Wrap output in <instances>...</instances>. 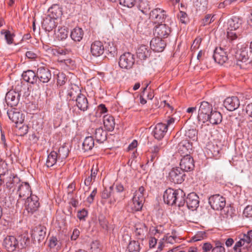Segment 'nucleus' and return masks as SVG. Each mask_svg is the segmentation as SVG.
Masks as SVG:
<instances>
[{"instance_id":"f257e3e1","label":"nucleus","mask_w":252,"mask_h":252,"mask_svg":"<svg viewBox=\"0 0 252 252\" xmlns=\"http://www.w3.org/2000/svg\"><path fill=\"white\" fill-rule=\"evenodd\" d=\"M30 242V238L27 234H22L17 237L9 235L4 238L2 246L8 252L20 251L28 246Z\"/></svg>"},{"instance_id":"f03ea898","label":"nucleus","mask_w":252,"mask_h":252,"mask_svg":"<svg viewBox=\"0 0 252 252\" xmlns=\"http://www.w3.org/2000/svg\"><path fill=\"white\" fill-rule=\"evenodd\" d=\"M230 54L234 56L237 62L250 63L252 61V52L247 45L239 43L234 48H231ZM238 64V62L237 63Z\"/></svg>"},{"instance_id":"7ed1b4c3","label":"nucleus","mask_w":252,"mask_h":252,"mask_svg":"<svg viewBox=\"0 0 252 252\" xmlns=\"http://www.w3.org/2000/svg\"><path fill=\"white\" fill-rule=\"evenodd\" d=\"M242 23V20L237 17H233L228 21L227 36L229 40H234L240 35L239 29L241 27Z\"/></svg>"},{"instance_id":"20e7f679","label":"nucleus","mask_w":252,"mask_h":252,"mask_svg":"<svg viewBox=\"0 0 252 252\" xmlns=\"http://www.w3.org/2000/svg\"><path fill=\"white\" fill-rule=\"evenodd\" d=\"M239 238L240 240L235 243L232 252H247L250 247V243L252 241V230L249 231L246 234L241 235Z\"/></svg>"},{"instance_id":"39448f33","label":"nucleus","mask_w":252,"mask_h":252,"mask_svg":"<svg viewBox=\"0 0 252 252\" xmlns=\"http://www.w3.org/2000/svg\"><path fill=\"white\" fill-rule=\"evenodd\" d=\"M101 196L104 199H109L108 203L112 205L116 202H119L123 200L125 197V194L115 191L113 186H110L102 191Z\"/></svg>"},{"instance_id":"423d86ee","label":"nucleus","mask_w":252,"mask_h":252,"mask_svg":"<svg viewBox=\"0 0 252 252\" xmlns=\"http://www.w3.org/2000/svg\"><path fill=\"white\" fill-rule=\"evenodd\" d=\"M16 193L18 195V199L16 202V207L17 208H22L23 206V201L26 198L31 195V189L29 184L28 182H22L18 185Z\"/></svg>"},{"instance_id":"0eeeda50","label":"nucleus","mask_w":252,"mask_h":252,"mask_svg":"<svg viewBox=\"0 0 252 252\" xmlns=\"http://www.w3.org/2000/svg\"><path fill=\"white\" fill-rule=\"evenodd\" d=\"M145 189L143 186L139 188L134 194L132 198V203L131 208L132 211L136 212L141 210L143 206L144 198Z\"/></svg>"},{"instance_id":"6e6552de","label":"nucleus","mask_w":252,"mask_h":252,"mask_svg":"<svg viewBox=\"0 0 252 252\" xmlns=\"http://www.w3.org/2000/svg\"><path fill=\"white\" fill-rule=\"evenodd\" d=\"M40 206L39 198L35 195L31 194L23 201V207L28 213L33 214Z\"/></svg>"},{"instance_id":"1a4fd4ad","label":"nucleus","mask_w":252,"mask_h":252,"mask_svg":"<svg viewBox=\"0 0 252 252\" xmlns=\"http://www.w3.org/2000/svg\"><path fill=\"white\" fill-rule=\"evenodd\" d=\"M213 110L212 106L209 103L205 101L201 102L197 116L198 121L202 123L207 122L208 116Z\"/></svg>"},{"instance_id":"9d476101","label":"nucleus","mask_w":252,"mask_h":252,"mask_svg":"<svg viewBox=\"0 0 252 252\" xmlns=\"http://www.w3.org/2000/svg\"><path fill=\"white\" fill-rule=\"evenodd\" d=\"M186 174L179 167L172 168L168 173L169 180L174 183L180 184L183 183L186 178Z\"/></svg>"},{"instance_id":"9b49d317","label":"nucleus","mask_w":252,"mask_h":252,"mask_svg":"<svg viewBox=\"0 0 252 252\" xmlns=\"http://www.w3.org/2000/svg\"><path fill=\"white\" fill-rule=\"evenodd\" d=\"M231 50V48L229 47L224 48L220 47L216 48L214 50L213 58L215 62L220 65L223 64L228 60L227 53Z\"/></svg>"},{"instance_id":"f8f14e48","label":"nucleus","mask_w":252,"mask_h":252,"mask_svg":"<svg viewBox=\"0 0 252 252\" xmlns=\"http://www.w3.org/2000/svg\"><path fill=\"white\" fill-rule=\"evenodd\" d=\"M134 63V56L130 52H126L119 58V65L123 69L126 70L131 69Z\"/></svg>"},{"instance_id":"ddd939ff","label":"nucleus","mask_w":252,"mask_h":252,"mask_svg":"<svg viewBox=\"0 0 252 252\" xmlns=\"http://www.w3.org/2000/svg\"><path fill=\"white\" fill-rule=\"evenodd\" d=\"M211 208L216 210H221L225 206V199L220 194H215L209 198Z\"/></svg>"},{"instance_id":"4468645a","label":"nucleus","mask_w":252,"mask_h":252,"mask_svg":"<svg viewBox=\"0 0 252 252\" xmlns=\"http://www.w3.org/2000/svg\"><path fill=\"white\" fill-rule=\"evenodd\" d=\"M179 167L185 172L192 171L194 168L192 157L189 155H185L181 159Z\"/></svg>"},{"instance_id":"2eb2a0df","label":"nucleus","mask_w":252,"mask_h":252,"mask_svg":"<svg viewBox=\"0 0 252 252\" xmlns=\"http://www.w3.org/2000/svg\"><path fill=\"white\" fill-rule=\"evenodd\" d=\"M170 32V28L164 24H158L154 28V34L157 38H167Z\"/></svg>"},{"instance_id":"dca6fc26","label":"nucleus","mask_w":252,"mask_h":252,"mask_svg":"<svg viewBox=\"0 0 252 252\" xmlns=\"http://www.w3.org/2000/svg\"><path fill=\"white\" fill-rule=\"evenodd\" d=\"M37 80L43 83L49 82L52 78L51 71L47 67L42 66L38 67L37 70Z\"/></svg>"},{"instance_id":"f3484780","label":"nucleus","mask_w":252,"mask_h":252,"mask_svg":"<svg viewBox=\"0 0 252 252\" xmlns=\"http://www.w3.org/2000/svg\"><path fill=\"white\" fill-rule=\"evenodd\" d=\"M149 16L155 23H162L164 21L166 14L164 10L156 8L150 12Z\"/></svg>"},{"instance_id":"a211bd4d","label":"nucleus","mask_w":252,"mask_h":252,"mask_svg":"<svg viewBox=\"0 0 252 252\" xmlns=\"http://www.w3.org/2000/svg\"><path fill=\"white\" fill-rule=\"evenodd\" d=\"M20 97V94L19 93L12 90L6 93L5 99L8 105L14 107L18 104Z\"/></svg>"},{"instance_id":"6ab92c4d","label":"nucleus","mask_w":252,"mask_h":252,"mask_svg":"<svg viewBox=\"0 0 252 252\" xmlns=\"http://www.w3.org/2000/svg\"><path fill=\"white\" fill-rule=\"evenodd\" d=\"M185 203L188 209L192 211L195 210L199 206V197L196 193L191 192L186 197Z\"/></svg>"},{"instance_id":"aec40b11","label":"nucleus","mask_w":252,"mask_h":252,"mask_svg":"<svg viewBox=\"0 0 252 252\" xmlns=\"http://www.w3.org/2000/svg\"><path fill=\"white\" fill-rule=\"evenodd\" d=\"M167 130L166 126L163 123H158L152 131V134L155 139L160 140L165 136Z\"/></svg>"},{"instance_id":"412c9836","label":"nucleus","mask_w":252,"mask_h":252,"mask_svg":"<svg viewBox=\"0 0 252 252\" xmlns=\"http://www.w3.org/2000/svg\"><path fill=\"white\" fill-rule=\"evenodd\" d=\"M9 119L15 124H22L24 122V117L23 114L18 111L17 109L12 108L7 112Z\"/></svg>"},{"instance_id":"4be33fe9","label":"nucleus","mask_w":252,"mask_h":252,"mask_svg":"<svg viewBox=\"0 0 252 252\" xmlns=\"http://www.w3.org/2000/svg\"><path fill=\"white\" fill-rule=\"evenodd\" d=\"M223 105L227 110L232 111L239 107L240 101L237 96L228 97L224 100Z\"/></svg>"},{"instance_id":"5701e85b","label":"nucleus","mask_w":252,"mask_h":252,"mask_svg":"<svg viewBox=\"0 0 252 252\" xmlns=\"http://www.w3.org/2000/svg\"><path fill=\"white\" fill-rule=\"evenodd\" d=\"M176 189L171 188L167 189L163 194V200L165 203L173 206L176 205Z\"/></svg>"},{"instance_id":"b1692460","label":"nucleus","mask_w":252,"mask_h":252,"mask_svg":"<svg viewBox=\"0 0 252 252\" xmlns=\"http://www.w3.org/2000/svg\"><path fill=\"white\" fill-rule=\"evenodd\" d=\"M46 233V228L43 225H39L34 228L32 235L35 241L37 240L40 243L44 239Z\"/></svg>"},{"instance_id":"393cba45","label":"nucleus","mask_w":252,"mask_h":252,"mask_svg":"<svg viewBox=\"0 0 252 252\" xmlns=\"http://www.w3.org/2000/svg\"><path fill=\"white\" fill-rule=\"evenodd\" d=\"M104 51V47L101 41H95L91 44V52L93 56L99 57L103 54Z\"/></svg>"},{"instance_id":"a878e982","label":"nucleus","mask_w":252,"mask_h":252,"mask_svg":"<svg viewBox=\"0 0 252 252\" xmlns=\"http://www.w3.org/2000/svg\"><path fill=\"white\" fill-rule=\"evenodd\" d=\"M165 46V42L160 38H154L150 42L151 49L155 52H160L162 51Z\"/></svg>"},{"instance_id":"bb28decb","label":"nucleus","mask_w":252,"mask_h":252,"mask_svg":"<svg viewBox=\"0 0 252 252\" xmlns=\"http://www.w3.org/2000/svg\"><path fill=\"white\" fill-rule=\"evenodd\" d=\"M57 26L56 20L51 18L50 16H46L43 19L42 22V27L47 32H51Z\"/></svg>"},{"instance_id":"cd10ccee","label":"nucleus","mask_w":252,"mask_h":252,"mask_svg":"<svg viewBox=\"0 0 252 252\" xmlns=\"http://www.w3.org/2000/svg\"><path fill=\"white\" fill-rule=\"evenodd\" d=\"M151 52L148 46L141 45L137 49V57L141 61L145 60L150 57Z\"/></svg>"},{"instance_id":"c85d7f7f","label":"nucleus","mask_w":252,"mask_h":252,"mask_svg":"<svg viewBox=\"0 0 252 252\" xmlns=\"http://www.w3.org/2000/svg\"><path fill=\"white\" fill-rule=\"evenodd\" d=\"M58 163H59V165L62 164L61 163V161L58 160L57 152L52 151L47 156L46 166L48 168L51 167L56 165Z\"/></svg>"},{"instance_id":"c756f323","label":"nucleus","mask_w":252,"mask_h":252,"mask_svg":"<svg viewBox=\"0 0 252 252\" xmlns=\"http://www.w3.org/2000/svg\"><path fill=\"white\" fill-rule=\"evenodd\" d=\"M76 106L79 110L83 112L86 111L88 108V101L85 95L81 94L75 100Z\"/></svg>"},{"instance_id":"7c9ffc66","label":"nucleus","mask_w":252,"mask_h":252,"mask_svg":"<svg viewBox=\"0 0 252 252\" xmlns=\"http://www.w3.org/2000/svg\"><path fill=\"white\" fill-rule=\"evenodd\" d=\"M22 76L24 80L32 84L35 83L37 81V72L35 73L32 70L24 71Z\"/></svg>"},{"instance_id":"2f4dec72","label":"nucleus","mask_w":252,"mask_h":252,"mask_svg":"<svg viewBox=\"0 0 252 252\" xmlns=\"http://www.w3.org/2000/svg\"><path fill=\"white\" fill-rule=\"evenodd\" d=\"M81 90L79 88L74 85L73 87H71L67 91L66 99L67 100H75L78 96L81 94Z\"/></svg>"},{"instance_id":"473e14b6","label":"nucleus","mask_w":252,"mask_h":252,"mask_svg":"<svg viewBox=\"0 0 252 252\" xmlns=\"http://www.w3.org/2000/svg\"><path fill=\"white\" fill-rule=\"evenodd\" d=\"M222 121V115L217 111L213 110L209 115L207 122H209L212 125H218Z\"/></svg>"},{"instance_id":"72a5a7b5","label":"nucleus","mask_w":252,"mask_h":252,"mask_svg":"<svg viewBox=\"0 0 252 252\" xmlns=\"http://www.w3.org/2000/svg\"><path fill=\"white\" fill-rule=\"evenodd\" d=\"M94 136L96 141L100 144L103 143L107 140V132L102 127L95 129Z\"/></svg>"},{"instance_id":"f704fd0d","label":"nucleus","mask_w":252,"mask_h":252,"mask_svg":"<svg viewBox=\"0 0 252 252\" xmlns=\"http://www.w3.org/2000/svg\"><path fill=\"white\" fill-rule=\"evenodd\" d=\"M192 146L187 140H184L178 144V151L181 154L189 155L190 150H191Z\"/></svg>"},{"instance_id":"c9c22d12","label":"nucleus","mask_w":252,"mask_h":252,"mask_svg":"<svg viewBox=\"0 0 252 252\" xmlns=\"http://www.w3.org/2000/svg\"><path fill=\"white\" fill-rule=\"evenodd\" d=\"M103 124L107 130L112 131L115 127V119L112 116L106 115L103 116Z\"/></svg>"},{"instance_id":"e433bc0d","label":"nucleus","mask_w":252,"mask_h":252,"mask_svg":"<svg viewBox=\"0 0 252 252\" xmlns=\"http://www.w3.org/2000/svg\"><path fill=\"white\" fill-rule=\"evenodd\" d=\"M48 13L47 16H50L56 20L62 15V9L58 5H54L50 7L48 9Z\"/></svg>"},{"instance_id":"4c0bfd02","label":"nucleus","mask_w":252,"mask_h":252,"mask_svg":"<svg viewBox=\"0 0 252 252\" xmlns=\"http://www.w3.org/2000/svg\"><path fill=\"white\" fill-rule=\"evenodd\" d=\"M57 152L58 160L61 161V163L63 164V161L67 157L69 154V148L65 145L60 147Z\"/></svg>"},{"instance_id":"58836bf2","label":"nucleus","mask_w":252,"mask_h":252,"mask_svg":"<svg viewBox=\"0 0 252 252\" xmlns=\"http://www.w3.org/2000/svg\"><path fill=\"white\" fill-rule=\"evenodd\" d=\"M176 205L179 207L184 206L186 200L185 193L181 189H176Z\"/></svg>"},{"instance_id":"ea45409f","label":"nucleus","mask_w":252,"mask_h":252,"mask_svg":"<svg viewBox=\"0 0 252 252\" xmlns=\"http://www.w3.org/2000/svg\"><path fill=\"white\" fill-rule=\"evenodd\" d=\"M21 182L20 179L17 176H13V178H10L8 181L6 183V186L7 188L13 191H17L18 185H20Z\"/></svg>"},{"instance_id":"a19ab883","label":"nucleus","mask_w":252,"mask_h":252,"mask_svg":"<svg viewBox=\"0 0 252 252\" xmlns=\"http://www.w3.org/2000/svg\"><path fill=\"white\" fill-rule=\"evenodd\" d=\"M84 35L83 30L79 27H76L71 31L70 37L73 40L79 42L81 40Z\"/></svg>"},{"instance_id":"79ce46f5","label":"nucleus","mask_w":252,"mask_h":252,"mask_svg":"<svg viewBox=\"0 0 252 252\" xmlns=\"http://www.w3.org/2000/svg\"><path fill=\"white\" fill-rule=\"evenodd\" d=\"M94 146V142L93 137L92 136L86 137L82 143V148L84 151L91 150Z\"/></svg>"},{"instance_id":"37998d69","label":"nucleus","mask_w":252,"mask_h":252,"mask_svg":"<svg viewBox=\"0 0 252 252\" xmlns=\"http://www.w3.org/2000/svg\"><path fill=\"white\" fill-rule=\"evenodd\" d=\"M147 228L144 224H137L135 226V233L138 239H143Z\"/></svg>"},{"instance_id":"c03bdc74","label":"nucleus","mask_w":252,"mask_h":252,"mask_svg":"<svg viewBox=\"0 0 252 252\" xmlns=\"http://www.w3.org/2000/svg\"><path fill=\"white\" fill-rule=\"evenodd\" d=\"M138 8L139 10L144 15H150V6L149 2L147 0H141L140 1Z\"/></svg>"},{"instance_id":"a18cd8bd","label":"nucleus","mask_w":252,"mask_h":252,"mask_svg":"<svg viewBox=\"0 0 252 252\" xmlns=\"http://www.w3.org/2000/svg\"><path fill=\"white\" fill-rule=\"evenodd\" d=\"M166 144V142L165 141L164 142L162 141L161 142H159L157 143V144L153 146L151 148V151L150 152L154 155H155L157 156L158 157L159 156V151L162 149L163 147H164Z\"/></svg>"},{"instance_id":"49530a36","label":"nucleus","mask_w":252,"mask_h":252,"mask_svg":"<svg viewBox=\"0 0 252 252\" xmlns=\"http://www.w3.org/2000/svg\"><path fill=\"white\" fill-rule=\"evenodd\" d=\"M61 242L56 237L52 236L49 240V246L51 249H55L57 251L61 248Z\"/></svg>"},{"instance_id":"de8ad7c7","label":"nucleus","mask_w":252,"mask_h":252,"mask_svg":"<svg viewBox=\"0 0 252 252\" xmlns=\"http://www.w3.org/2000/svg\"><path fill=\"white\" fill-rule=\"evenodd\" d=\"M68 32L65 28H59L57 34V38L59 40H63L68 36Z\"/></svg>"},{"instance_id":"09e8293b","label":"nucleus","mask_w":252,"mask_h":252,"mask_svg":"<svg viewBox=\"0 0 252 252\" xmlns=\"http://www.w3.org/2000/svg\"><path fill=\"white\" fill-rule=\"evenodd\" d=\"M129 252H139L140 245L138 242L136 241H130L127 247Z\"/></svg>"},{"instance_id":"8fccbe9b","label":"nucleus","mask_w":252,"mask_h":252,"mask_svg":"<svg viewBox=\"0 0 252 252\" xmlns=\"http://www.w3.org/2000/svg\"><path fill=\"white\" fill-rule=\"evenodd\" d=\"M98 222L100 226L104 230L108 231L110 229V227L108 225V222L105 217L102 215L98 216Z\"/></svg>"},{"instance_id":"3c124183","label":"nucleus","mask_w":252,"mask_h":252,"mask_svg":"<svg viewBox=\"0 0 252 252\" xmlns=\"http://www.w3.org/2000/svg\"><path fill=\"white\" fill-rule=\"evenodd\" d=\"M185 135L192 140L197 138V131L195 129H189L186 131Z\"/></svg>"},{"instance_id":"603ef678","label":"nucleus","mask_w":252,"mask_h":252,"mask_svg":"<svg viewBox=\"0 0 252 252\" xmlns=\"http://www.w3.org/2000/svg\"><path fill=\"white\" fill-rule=\"evenodd\" d=\"M1 34H4L5 36V39L6 40L7 44H10L12 43L13 42V37L14 36V34L10 32L9 31H4L2 30L1 32Z\"/></svg>"},{"instance_id":"864d4df0","label":"nucleus","mask_w":252,"mask_h":252,"mask_svg":"<svg viewBox=\"0 0 252 252\" xmlns=\"http://www.w3.org/2000/svg\"><path fill=\"white\" fill-rule=\"evenodd\" d=\"M212 252H225L223 244L220 241H217L215 247L212 249Z\"/></svg>"},{"instance_id":"5fc2aeb1","label":"nucleus","mask_w":252,"mask_h":252,"mask_svg":"<svg viewBox=\"0 0 252 252\" xmlns=\"http://www.w3.org/2000/svg\"><path fill=\"white\" fill-rule=\"evenodd\" d=\"M101 246L98 241H93L91 244V252H100Z\"/></svg>"},{"instance_id":"6e6d98bb","label":"nucleus","mask_w":252,"mask_h":252,"mask_svg":"<svg viewBox=\"0 0 252 252\" xmlns=\"http://www.w3.org/2000/svg\"><path fill=\"white\" fill-rule=\"evenodd\" d=\"M67 79L65 74L61 72L57 75V84L60 86H62L65 84Z\"/></svg>"},{"instance_id":"4d7b16f0","label":"nucleus","mask_w":252,"mask_h":252,"mask_svg":"<svg viewBox=\"0 0 252 252\" xmlns=\"http://www.w3.org/2000/svg\"><path fill=\"white\" fill-rule=\"evenodd\" d=\"M8 172L7 164L0 158V175L4 176Z\"/></svg>"},{"instance_id":"13d9d810","label":"nucleus","mask_w":252,"mask_h":252,"mask_svg":"<svg viewBox=\"0 0 252 252\" xmlns=\"http://www.w3.org/2000/svg\"><path fill=\"white\" fill-rule=\"evenodd\" d=\"M135 0H119V3L121 5L128 8H131L135 4Z\"/></svg>"},{"instance_id":"bf43d9fd","label":"nucleus","mask_w":252,"mask_h":252,"mask_svg":"<svg viewBox=\"0 0 252 252\" xmlns=\"http://www.w3.org/2000/svg\"><path fill=\"white\" fill-rule=\"evenodd\" d=\"M166 124H164L166 126V129L168 128H173L174 126V124L175 122V119L172 117H169L168 119L165 121Z\"/></svg>"},{"instance_id":"052dcab7","label":"nucleus","mask_w":252,"mask_h":252,"mask_svg":"<svg viewBox=\"0 0 252 252\" xmlns=\"http://www.w3.org/2000/svg\"><path fill=\"white\" fill-rule=\"evenodd\" d=\"M244 217L252 219V206L248 205L244 210Z\"/></svg>"},{"instance_id":"680f3d73","label":"nucleus","mask_w":252,"mask_h":252,"mask_svg":"<svg viewBox=\"0 0 252 252\" xmlns=\"http://www.w3.org/2000/svg\"><path fill=\"white\" fill-rule=\"evenodd\" d=\"M205 237V233L202 231L198 232L194 236L191 238V241L193 242H197L202 240Z\"/></svg>"},{"instance_id":"e2e57ef3","label":"nucleus","mask_w":252,"mask_h":252,"mask_svg":"<svg viewBox=\"0 0 252 252\" xmlns=\"http://www.w3.org/2000/svg\"><path fill=\"white\" fill-rule=\"evenodd\" d=\"M214 16H211V14H207L205 16V18L203 20V24L205 26L210 24L214 21Z\"/></svg>"},{"instance_id":"0e129e2a","label":"nucleus","mask_w":252,"mask_h":252,"mask_svg":"<svg viewBox=\"0 0 252 252\" xmlns=\"http://www.w3.org/2000/svg\"><path fill=\"white\" fill-rule=\"evenodd\" d=\"M97 193V189L94 188V190L92 191L90 195L87 198V202L89 204H92L94 200V197L95 196Z\"/></svg>"},{"instance_id":"69168bd1","label":"nucleus","mask_w":252,"mask_h":252,"mask_svg":"<svg viewBox=\"0 0 252 252\" xmlns=\"http://www.w3.org/2000/svg\"><path fill=\"white\" fill-rule=\"evenodd\" d=\"M87 216L88 212L85 209L78 212L77 217L80 220H84Z\"/></svg>"},{"instance_id":"338daca9","label":"nucleus","mask_w":252,"mask_h":252,"mask_svg":"<svg viewBox=\"0 0 252 252\" xmlns=\"http://www.w3.org/2000/svg\"><path fill=\"white\" fill-rule=\"evenodd\" d=\"M106 51L109 52V54L112 57H114L115 55L117 54V49L113 44H112V45L109 44Z\"/></svg>"},{"instance_id":"774afa93","label":"nucleus","mask_w":252,"mask_h":252,"mask_svg":"<svg viewBox=\"0 0 252 252\" xmlns=\"http://www.w3.org/2000/svg\"><path fill=\"white\" fill-rule=\"evenodd\" d=\"M231 0H225L222 2H220L218 5L219 8H224L231 4Z\"/></svg>"}]
</instances>
